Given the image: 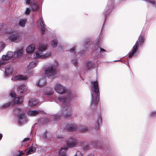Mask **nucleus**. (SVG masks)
Instances as JSON below:
<instances>
[{
  "mask_svg": "<svg viewBox=\"0 0 156 156\" xmlns=\"http://www.w3.org/2000/svg\"><path fill=\"white\" fill-rule=\"evenodd\" d=\"M68 147H73L76 146L77 144L76 139L74 137H71L66 142Z\"/></svg>",
  "mask_w": 156,
  "mask_h": 156,
  "instance_id": "obj_7",
  "label": "nucleus"
},
{
  "mask_svg": "<svg viewBox=\"0 0 156 156\" xmlns=\"http://www.w3.org/2000/svg\"><path fill=\"white\" fill-rule=\"evenodd\" d=\"M31 0H26V2L27 4H29L30 3Z\"/></svg>",
  "mask_w": 156,
  "mask_h": 156,
  "instance_id": "obj_42",
  "label": "nucleus"
},
{
  "mask_svg": "<svg viewBox=\"0 0 156 156\" xmlns=\"http://www.w3.org/2000/svg\"><path fill=\"white\" fill-rule=\"evenodd\" d=\"M139 42L141 46H142L143 44L144 43L145 39L143 36H140L138 38Z\"/></svg>",
  "mask_w": 156,
  "mask_h": 156,
  "instance_id": "obj_28",
  "label": "nucleus"
},
{
  "mask_svg": "<svg viewBox=\"0 0 156 156\" xmlns=\"http://www.w3.org/2000/svg\"><path fill=\"white\" fill-rule=\"evenodd\" d=\"M75 47H73V48L70 49V51L71 52H74L75 53Z\"/></svg>",
  "mask_w": 156,
  "mask_h": 156,
  "instance_id": "obj_40",
  "label": "nucleus"
},
{
  "mask_svg": "<svg viewBox=\"0 0 156 156\" xmlns=\"http://www.w3.org/2000/svg\"><path fill=\"white\" fill-rule=\"evenodd\" d=\"M89 147L87 145H86L83 148V149L85 150H88L89 149Z\"/></svg>",
  "mask_w": 156,
  "mask_h": 156,
  "instance_id": "obj_41",
  "label": "nucleus"
},
{
  "mask_svg": "<svg viewBox=\"0 0 156 156\" xmlns=\"http://www.w3.org/2000/svg\"><path fill=\"white\" fill-rule=\"evenodd\" d=\"M86 64L87 69H89L92 67L91 63L89 61H87L86 62Z\"/></svg>",
  "mask_w": 156,
  "mask_h": 156,
  "instance_id": "obj_31",
  "label": "nucleus"
},
{
  "mask_svg": "<svg viewBox=\"0 0 156 156\" xmlns=\"http://www.w3.org/2000/svg\"><path fill=\"white\" fill-rule=\"evenodd\" d=\"M74 156H83L82 154L80 151H76L75 155Z\"/></svg>",
  "mask_w": 156,
  "mask_h": 156,
  "instance_id": "obj_33",
  "label": "nucleus"
},
{
  "mask_svg": "<svg viewBox=\"0 0 156 156\" xmlns=\"http://www.w3.org/2000/svg\"><path fill=\"white\" fill-rule=\"evenodd\" d=\"M94 142H93V145H94Z\"/></svg>",
  "mask_w": 156,
  "mask_h": 156,
  "instance_id": "obj_50",
  "label": "nucleus"
},
{
  "mask_svg": "<svg viewBox=\"0 0 156 156\" xmlns=\"http://www.w3.org/2000/svg\"><path fill=\"white\" fill-rule=\"evenodd\" d=\"M2 47V49L4 48V47H5L4 44H2L1 47Z\"/></svg>",
  "mask_w": 156,
  "mask_h": 156,
  "instance_id": "obj_46",
  "label": "nucleus"
},
{
  "mask_svg": "<svg viewBox=\"0 0 156 156\" xmlns=\"http://www.w3.org/2000/svg\"><path fill=\"white\" fill-rule=\"evenodd\" d=\"M100 53L101 54H102L104 52L106 51V50L102 48H101L100 47Z\"/></svg>",
  "mask_w": 156,
  "mask_h": 156,
  "instance_id": "obj_36",
  "label": "nucleus"
},
{
  "mask_svg": "<svg viewBox=\"0 0 156 156\" xmlns=\"http://www.w3.org/2000/svg\"><path fill=\"white\" fill-rule=\"evenodd\" d=\"M46 81L44 77H42L40 79L37 83V86H39L40 87H42L46 85Z\"/></svg>",
  "mask_w": 156,
  "mask_h": 156,
  "instance_id": "obj_11",
  "label": "nucleus"
},
{
  "mask_svg": "<svg viewBox=\"0 0 156 156\" xmlns=\"http://www.w3.org/2000/svg\"><path fill=\"white\" fill-rule=\"evenodd\" d=\"M91 83V89L95 93L94 95L92 96V102L95 104H97L98 103L100 96L98 84L97 81H92Z\"/></svg>",
  "mask_w": 156,
  "mask_h": 156,
  "instance_id": "obj_2",
  "label": "nucleus"
},
{
  "mask_svg": "<svg viewBox=\"0 0 156 156\" xmlns=\"http://www.w3.org/2000/svg\"><path fill=\"white\" fill-rule=\"evenodd\" d=\"M27 118L25 114L23 113L19 114L18 115V122L20 124H22L27 121Z\"/></svg>",
  "mask_w": 156,
  "mask_h": 156,
  "instance_id": "obj_9",
  "label": "nucleus"
},
{
  "mask_svg": "<svg viewBox=\"0 0 156 156\" xmlns=\"http://www.w3.org/2000/svg\"><path fill=\"white\" fill-rule=\"evenodd\" d=\"M37 62L33 61L31 62H30L28 66V69H30L33 68L36 66L37 65Z\"/></svg>",
  "mask_w": 156,
  "mask_h": 156,
  "instance_id": "obj_19",
  "label": "nucleus"
},
{
  "mask_svg": "<svg viewBox=\"0 0 156 156\" xmlns=\"http://www.w3.org/2000/svg\"><path fill=\"white\" fill-rule=\"evenodd\" d=\"M34 50V47L33 45H31L27 47L26 48V51L27 53H31Z\"/></svg>",
  "mask_w": 156,
  "mask_h": 156,
  "instance_id": "obj_20",
  "label": "nucleus"
},
{
  "mask_svg": "<svg viewBox=\"0 0 156 156\" xmlns=\"http://www.w3.org/2000/svg\"><path fill=\"white\" fill-rule=\"evenodd\" d=\"M46 49V45H40L38 48V52L34 54V57L37 59L40 58H45L50 56L51 55L50 53L44 54L43 53V51H44Z\"/></svg>",
  "mask_w": 156,
  "mask_h": 156,
  "instance_id": "obj_4",
  "label": "nucleus"
},
{
  "mask_svg": "<svg viewBox=\"0 0 156 156\" xmlns=\"http://www.w3.org/2000/svg\"><path fill=\"white\" fill-rule=\"evenodd\" d=\"M139 45L138 41H137L136 42L135 44L133 46L132 51L131 52L129 55V57L130 58L132 57L138 50V46Z\"/></svg>",
  "mask_w": 156,
  "mask_h": 156,
  "instance_id": "obj_8",
  "label": "nucleus"
},
{
  "mask_svg": "<svg viewBox=\"0 0 156 156\" xmlns=\"http://www.w3.org/2000/svg\"><path fill=\"white\" fill-rule=\"evenodd\" d=\"M31 8L33 11H36L38 8V5L34 1H32L31 3Z\"/></svg>",
  "mask_w": 156,
  "mask_h": 156,
  "instance_id": "obj_22",
  "label": "nucleus"
},
{
  "mask_svg": "<svg viewBox=\"0 0 156 156\" xmlns=\"http://www.w3.org/2000/svg\"><path fill=\"white\" fill-rule=\"evenodd\" d=\"M55 89L58 93H63L64 96L58 97V99L63 103L64 105H67L68 107L63 108L61 112V115L65 118H68L71 116V110L69 108V103L72 98L73 97L70 92L68 91L62 86L59 84H57L55 87Z\"/></svg>",
  "mask_w": 156,
  "mask_h": 156,
  "instance_id": "obj_1",
  "label": "nucleus"
},
{
  "mask_svg": "<svg viewBox=\"0 0 156 156\" xmlns=\"http://www.w3.org/2000/svg\"><path fill=\"white\" fill-rule=\"evenodd\" d=\"M66 129L68 132H72L75 130L79 131H83L88 130V128L85 126H76L74 123H70L66 125L65 126Z\"/></svg>",
  "mask_w": 156,
  "mask_h": 156,
  "instance_id": "obj_3",
  "label": "nucleus"
},
{
  "mask_svg": "<svg viewBox=\"0 0 156 156\" xmlns=\"http://www.w3.org/2000/svg\"><path fill=\"white\" fill-rule=\"evenodd\" d=\"M30 9L28 8H27L26 9V11L25 12V13L27 15L30 14Z\"/></svg>",
  "mask_w": 156,
  "mask_h": 156,
  "instance_id": "obj_35",
  "label": "nucleus"
},
{
  "mask_svg": "<svg viewBox=\"0 0 156 156\" xmlns=\"http://www.w3.org/2000/svg\"><path fill=\"white\" fill-rule=\"evenodd\" d=\"M107 16V15H106V14H105V17H106Z\"/></svg>",
  "mask_w": 156,
  "mask_h": 156,
  "instance_id": "obj_51",
  "label": "nucleus"
},
{
  "mask_svg": "<svg viewBox=\"0 0 156 156\" xmlns=\"http://www.w3.org/2000/svg\"><path fill=\"white\" fill-rule=\"evenodd\" d=\"M12 104V103L11 102H8L4 105H3L2 106H0V109H3L7 108L9 107L10 105Z\"/></svg>",
  "mask_w": 156,
  "mask_h": 156,
  "instance_id": "obj_27",
  "label": "nucleus"
},
{
  "mask_svg": "<svg viewBox=\"0 0 156 156\" xmlns=\"http://www.w3.org/2000/svg\"><path fill=\"white\" fill-rule=\"evenodd\" d=\"M30 138H29L28 137L25 138L22 142L23 145V143H24V142L29 141L30 140Z\"/></svg>",
  "mask_w": 156,
  "mask_h": 156,
  "instance_id": "obj_37",
  "label": "nucleus"
},
{
  "mask_svg": "<svg viewBox=\"0 0 156 156\" xmlns=\"http://www.w3.org/2000/svg\"><path fill=\"white\" fill-rule=\"evenodd\" d=\"M85 41L87 43H88V42H90V41H89V40L88 39L86 40Z\"/></svg>",
  "mask_w": 156,
  "mask_h": 156,
  "instance_id": "obj_45",
  "label": "nucleus"
},
{
  "mask_svg": "<svg viewBox=\"0 0 156 156\" xmlns=\"http://www.w3.org/2000/svg\"><path fill=\"white\" fill-rule=\"evenodd\" d=\"M10 95L11 97L14 98L16 96V94L15 92H13L11 93Z\"/></svg>",
  "mask_w": 156,
  "mask_h": 156,
  "instance_id": "obj_39",
  "label": "nucleus"
},
{
  "mask_svg": "<svg viewBox=\"0 0 156 156\" xmlns=\"http://www.w3.org/2000/svg\"><path fill=\"white\" fill-rule=\"evenodd\" d=\"M36 151V148L33 146H31L29 149V150L27 151V154H31L33 152H34Z\"/></svg>",
  "mask_w": 156,
  "mask_h": 156,
  "instance_id": "obj_24",
  "label": "nucleus"
},
{
  "mask_svg": "<svg viewBox=\"0 0 156 156\" xmlns=\"http://www.w3.org/2000/svg\"><path fill=\"white\" fill-rule=\"evenodd\" d=\"M156 116V111L152 112L151 115L150 116L151 117H155Z\"/></svg>",
  "mask_w": 156,
  "mask_h": 156,
  "instance_id": "obj_34",
  "label": "nucleus"
},
{
  "mask_svg": "<svg viewBox=\"0 0 156 156\" xmlns=\"http://www.w3.org/2000/svg\"><path fill=\"white\" fill-rule=\"evenodd\" d=\"M68 149L67 147L62 148L59 151V154L60 156H66V150Z\"/></svg>",
  "mask_w": 156,
  "mask_h": 156,
  "instance_id": "obj_15",
  "label": "nucleus"
},
{
  "mask_svg": "<svg viewBox=\"0 0 156 156\" xmlns=\"http://www.w3.org/2000/svg\"><path fill=\"white\" fill-rule=\"evenodd\" d=\"M22 98L23 97L22 96L15 98L14 99L13 102H12L13 104L16 105L21 104L23 101Z\"/></svg>",
  "mask_w": 156,
  "mask_h": 156,
  "instance_id": "obj_13",
  "label": "nucleus"
},
{
  "mask_svg": "<svg viewBox=\"0 0 156 156\" xmlns=\"http://www.w3.org/2000/svg\"><path fill=\"white\" fill-rule=\"evenodd\" d=\"M13 55L12 52L8 51L6 55H3L2 57V59L5 61L11 59Z\"/></svg>",
  "mask_w": 156,
  "mask_h": 156,
  "instance_id": "obj_12",
  "label": "nucleus"
},
{
  "mask_svg": "<svg viewBox=\"0 0 156 156\" xmlns=\"http://www.w3.org/2000/svg\"><path fill=\"white\" fill-rule=\"evenodd\" d=\"M73 62V63L74 65L75 66H76L77 64V61L76 60L74 61Z\"/></svg>",
  "mask_w": 156,
  "mask_h": 156,
  "instance_id": "obj_43",
  "label": "nucleus"
},
{
  "mask_svg": "<svg viewBox=\"0 0 156 156\" xmlns=\"http://www.w3.org/2000/svg\"><path fill=\"white\" fill-rule=\"evenodd\" d=\"M12 69L11 67H7L5 69V74L7 75H9L12 73Z\"/></svg>",
  "mask_w": 156,
  "mask_h": 156,
  "instance_id": "obj_26",
  "label": "nucleus"
},
{
  "mask_svg": "<svg viewBox=\"0 0 156 156\" xmlns=\"http://www.w3.org/2000/svg\"><path fill=\"white\" fill-rule=\"evenodd\" d=\"M102 123V118L101 116L98 117L97 123L96 124V127L98 129H99V125Z\"/></svg>",
  "mask_w": 156,
  "mask_h": 156,
  "instance_id": "obj_25",
  "label": "nucleus"
},
{
  "mask_svg": "<svg viewBox=\"0 0 156 156\" xmlns=\"http://www.w3.org/2000/svg\"><path fill=\"white\" fill-rule=\"evenodd\" d=\"M2 134H0V140H1L2 138Z\"/></svg>",
  "mask_w": 156,
  "mask_h": 156,
  "instance_id": "obj_47",
  "label": "nucleus"
},
{
  "mask_svg": "<svg viewBox=\"0 0 156 156\" xmlns=\"http://www.w3.org/2000/svg\"><path fill=\"white\" fill-rule=\"evenodd\" d=\"M46 137V134L44 135V137Z\"/></svg>",
  "mask_w": 156,
  "mask_h": 156,
  "instance_id": "obj_48",
  "label": "nucleus"
},
{
  "mask_svg": "<svg viewBox=\"0 0 156 156\" xmlns=\"http://www.w3.org/2000/svg\"><path fill=\"white\" fill-rule=\"evenodd\" d=\"M148 2L152 4H155V2L154 1L151 0L149 1Z\"/></svg>",
  "mask_w": 156,
  "mask_h": 156,
  "instance_id": "obj_44",
  "label": "nucleus"
},
{
  "mask_svg": "<svg viewBox=\"0 0 156 156\" xmlns=\"http://www.w3.org/2000/svg\"><path fill=\"white\" fill-rule=\"evenodd\" d=\"M87 156H94L92 155H88Z\"/></svg>",
  "mask_w": 156,
  "mask_h": 156,
  "instance_id": "obj_49",
  "label": "nucleus"
},
{
  "mask_svg": "<svg viewBox=\"0 0 156 156\" xmlns=\"http://www.w3.org/2000/svg\"><path fill=\"white\" fill-rule=\"evenodd\" d=\"M23 51L22 49L14 52V57L15 58H18L23 55Z\"/></svg>",
  "mask_w": 156,
  "mask_h": 156,
  "instance_id": "obj_18",
  "label": "nucleus"
},
{
  "mask_svg": "<svg viewBox=\"0 0 156 156\" xmlns=\"http://www.w3.org/2000/svg\"><path fill=\"white\" fill-rule=\"evenodd\" d=\"M53 92L54 91L53 90V89L51 88H49L44 90V94L47 95H51L53 93Z\"/></svg>",
  "mask_w": 156,
  "mask_h": 156,
  "instance_id": "obj_17",
  "label": "nucleus"
},
{
  "mask_svg": "<svg viewBox=\"0 0 156 156\" xmlns=\"http://www.w3.org/2000/svg\"><path fill=\"white\" fill-rule=\"evenodd\" d=\"M21 110L20 109V108H14L13 112L16 115H18L19 114H20L21 112Z\"/></svg>",
  "mask_w": 156,
  "mask_h": 156,
  "instance_id": "obj_30",
  "label": "nucleus"
},
{
  "mask_svg": "<svg viewBox=\"0 0 156 156\" xmlns=\"http://www.w3.org/2000/svg\"><path fill=\"white\" fill-rule=\"evenodd\" d=\"M24 154V153H23V151H19L18 153L17 154V155L18 156H21Z\"/></svg>",
  "mask_w": 156,
  "mask_h": 156,
  "instance_id": "obj_38",
  "label": "nucleus"
},
{
  "mask_svg": "<svg viewBox=\"0 0 156 156\" xmlns=\"http://www.w3.org/2000/svg\"><path fill=\"white\" fill-rule=\"evenodd\" d=\"M27 77L22 75H17L15 76V79L16 80H23L27 79Z\"/></svg>",
  "mask_w": 156,
  "mask_h": 156,
  "instance_id": "obj_23",
  "label": "nucleus"
},
{
  "mask_svg": "<svg viewBox=\"0 0 156 156\" xmlns=\"http://www.w3.org/2000/svg\"><path fill=\"white\" fill-rule=\"evenodd\" d=\"M40 26L41 27V33L42 35L44 34V33L45 31V24L41 19L40 20Z\"/></svg>",
  "mask_w": 156,
  "mask_h": 156,
  "instance_id": "obj_16",
  "label": "nucleus"
},
{
  "mask_svg": "<svg viewBox=\"0 0 156 156\" xmlns=\"http://www.w3.org/2000/svg\"><path fill=\"white\" fill-rule=\"evenodd\" d=\"M57 42L56 40L52 41H51V44L52 46L53 47H56L57 46Z\"/></svg>",
  "mask_w": 156,
  "mask_h": 156,
  "instance_id": "obj_32",
  "label": "nucleus"
},
{
  "mask_svg": "<svg viewBox=\"0 0 156 156\" xmlns=\"http://www.w3.org/2000/svg\"><path fill=\"white\" fill-rule=\"evenodd\" d=\"M39 113V112L36 110L29 111L27 113L28 115L31 116H35L37 115Z\"/></svg>",
  "mask_w": 156,
  "mask_h": 156,
  "instance_id": "obj_21",
  "label": "nucleus"
},
{
  "mask_svg": "<svg viewBox=\"0 0 156 156\" xmlns=\"http://www.w3.org/2000/svg\"><path fill=\"white\" fill-rule=\"evenodd\" d=\"M26 22V19H21L19 22V24L20 26L24 27L25 26Z\"/></svg>",
  "mask_w": 156,
  "mask_h": 156,
  "instance_id": "obj_29",
  "label": "nucleus"
},
{
  "mask_svg": "<svg viewBox=\"0 0 156 156\" xmlns=\"http://www.w3.org/2000/svg\"><path fill=\"white\" fill-rule=\"evenodd\" d=\"M8 38L11 42L15 43H18L22 39L20 34L17 31H14L10 33Z\"/></svg>",
  "mask_w": 156,
  "mask_h": 156,
  "instance_id": "obj_5",
  "label": "nucleus"
},
{
  "mask_svg": "<svg viewBox=\"0 0 156 156\" xmlns=\"http://www.w3.org/2000/svg\"><path fill=\"white\" fill-rule=\"evenodd\" d=\"M18 93L20 95L25 93L27 89L26 86L24 85H21L18 88Z\"/></svg>",
  "mask_w": 156,
  "mask_h": 156,
  "instance_id": "obj_10",
  "label": "nucleus"
},
{
  "mask_svg": "<svg viewBox=\"0 0 156 156\" xmlns=\"http://www.w3.org/2000/svg\"><path fill=\"white\" fill-rule=\"evenodd\" d=\"M56 67L54 65H52L45 70V73L47 74L52 73V74L49 75V77L50 78H54L56 76Z\"/></svg>",
  "mask_w": 156,
  "mask_h": 156,
  "instance_id": "obj_6",
  "label": "nucleus"
},
{
  "mask_svg": "<svg viewBox=\"0 0 156 156\" xmlns=\"http://www.w3.org/2000/svg\"><path fill=\"white\" fill-rule=\"evenodd\" d=\"M38 103V101L34 99H31L29 101L28 105L30 107H33L37 105Z\"/></svg>",
  "mask_w": 156,
  "mask_h": 156,
  "instance_id": "obj_14",
  "label": "nucleus"
}]
</instances>
